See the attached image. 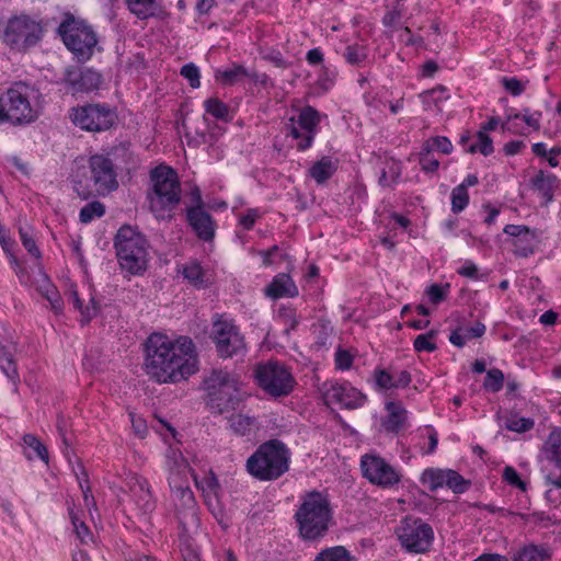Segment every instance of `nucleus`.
<instances>
[{
  "instance_id": "nucleus-52",
  "label": "nucleus",
  "mask_w": 561,
  "mask_h": 561,
  "mask_svg": "<svg viewBox=\"0 0 561 561\" xmlns=\"http://www.w3.org/2000/svg\"><path fill=\"white\" fill-rule=\"evenodd\" d=\"M374 378L377 387L382 390L396 389L394 376L385 369H376Z\"/></svg>"
},
{
  "instance_id": "nucleus-3",
  "label": "nucleus",
  "mask_w": 561,
  "mask_h": 561,
  "mask_svg": "<svg viewBox=\"0 0 561 561\" xmlns=\"http://www.w3.org/2000/svg\"><path fill=\"white\" fill-rule=\"evenodd\" d=\"M207 404L217 414L237 409L247 398L241 376L226 369H216L205 379Z\"/></svg>"
},
{
  "instance_id": "nucleus-14",
  "label": "nucleus",
  "mask_w": 561,
  "mask_h": 561,
  "mask_svg": "<svg viewBox=\"0 0 561 561\" xmlns=\"http://www.w3.org/2000/svg\"><path fill=\"white\" fill-rule=\"evenodd\" d=\"M363 477L371 484L383 489L397 485L401 481V473L385 458L376 453H367L360 458Z\"/></svg>"
},
{
  "instance_id": "nucleus-32",
  "label": "nucleus",
  "mask_w": 561,
  "mask_h": 561,
  "mask_svg": "<svg viewBox=\"0 0 561 561\" xmlns=\"http://www.w3.org/2000/svg\"><path fill=\"white\" fill-rule=\"evenodd\" d=\"M169 484L173 492L174 501L178 503L183 510H194L195 506V497L186 483H180V480H175L174 478H169Z\"/></svg>"
},
{
  "instance_id": "nucleus-43",
  "label": "nucleus",
  "mask_w": 561,
  "mask_h": 561,
  "mask_svg": "<svg viewBox=\"0 0 561 561\" xmlns=\"http://www.w3.org/2000/svg\"><path fill=\"white\" fill-rule=\"evenodd\" d=\"M445 486H448L455 493H463L469 488V482L457 471L446 469Z\"/></svg>"
},
{
  "instance_id": "nucleus-47",
  "label": "nucleus",
  "mask_w": 561,
  "mask_h": 561,
  "mask_svg": "<svg viewBox=\"0 0 561 561\" xmlns=\"http://www.w3.org/2000/svg\"><path fill=\"white\" fill-rule=\"evenodd\" d=\"M204 106L206 112L216 118L225 119L228 116V106L216 98L206 100Z\"/></svg>"
},
{
  "instance_id": "nucleus-34",
  "label": "nucleus",
  "mask_w": 561,
  "mask_h": 561,
  "mask_svg": "<svg viewBox=\"0 0 561 561\" xmlns=\"http://www.w3.org/2000/svg\"><path fill=\"white\" fill-rule=\"evenodd\" d=\"M249 77L248 70L240 65H232L226 69L215 71V80L221 85H233Z\"/></svg>"
},
{
  "instance_id": "nucleus-36",
  "label": "nucleus",
  "mask_w": 561,
  "mask_h": 561,
  "mask_svg": "<svg viewBox=\"0 0 561 561\" xmlns=\"http://www.w3.org/2000/svg\"><path fill=\"white\" fill-rule=\"evenodd\" d=\"M550 554L547 549L538 546H527L519 550L513 561H549Z\"/></svg>"
},
{
  "instance_id": "nucleus-58",
  "label": "nucleus",
  "mask_w": 561,
  "mask_h": 561,
  "mask_svg": "<svg viewBox=\"0 0 561 561\" xmlns=\"http://www.w3.org/2000/svg\"><path fill=\"white\" fill-rule=\"evenodd\" d=\"M20 237H21V241H22V244L24 245V248L33 255L35 256L36 259H38L41 256V252L39 250L37 249L36 247V243H35V240L33 239V237L24 229H20Z\"/></svg>"
},
{
  "instance_id": "nucleus-38",
  "label": "nucleus",
  "mask_w": 561,
  "mask_h": 561,
  "mask_svg": "<svg viewBox=\"0 0 561 561\" xmlns=\"http://www.w3.org/2000/svg\"><path fill=\"white\" fill-rule=\"evenodd\" d=\"M446 469L430 468L423 471L421 482L431 491L445 486Z\"/></svg>"
},
{
  "instance_id": "nucleus-18",
  "label": "nucleus",
  "mask_w": 561,
  "mask_h": 561,
  "mask_svg": "<svg viewBox=\"0 0 561 561\" xmlns=\"http://www.w3.org/2000/svg\"><path fill=\"white\" fill-rule=\"evenodd\" d=\"M18 275L22 284L34 287L44 298H46L56 313L61 312L62 300L58 290L41 268L34 271L32 277L26 276L24 272H19Z\"/></svg>"
},
{
  "instance_id": "nucleus-51",
  "label": "nucleus",
  "mask_w": 561,
  "mask_h": 561,
  "mask_svg": "<svg viewBox=\"0 0 561 561\" xmlns=\"http://www.w3.org/2000/svg\"><path fill=\"white\" fill-rule=\"evenodd\" d=\"M449 284H433L426 289V295L430 301L434 305H438L443 300L446 299L447 294L449 291Z\"/></svg>"
},
{
  "instance_id": "nucleus-9",
  "label": "nucleus",
  "mask_w": 561,
  "mask_h": 561,
  "mask_svg": "<svg viewBox=\"0 0 561 561\" xmlns=\"http://www.w3.org/2000/svg\"><path fill=\"white\" fill-rule=\"evenodd\" d=\"M58 33L66 47L79 60H88L93 55L98 43L96 35L83 20L67 14L58 27Z\"/></svg>"
},
{
  "instance_id": "nucleus-28",
  "label": "nucleus",
  "mask_w": 561,
  "mask_h": 561,
  "mask_svg": "<svg viewBox=\"0 0 561 561\" xmlns=\"http://www.w3.org/2000/svg\"><path fill=\"white\" fill-rule=\"evenodd\" d=\"M460 142L469 153L480 152L483 156H489L494 150L492 139L484 130H479L473 141H470L469 136H462Z\"/></svg>"
},
{
  "instance_id": "nucleus-13",
  "label": "nucleus",
  "mask_w": 561,
  "mask_h": 561,
  "mask_svg": "<svg viewBox=\"0 0 561 561\" xmlns=\"http://www.w3.org/2000/svg\"><path fill=\"white\" fill-rule=\"evenodd\" d=\"M71 122L83 130L103 131L116 123L114 110L104 104H88L73 107L70 113Z\"/></svg>"
},
{
  "instance_id": "nucleus-26",
  "label": "nucleus",
  "mask_w": 561,
  "mask_h": 561,
  "mask_svg": "<svg viewBox=\"0 0 561 561\" xmlns=\"http://www.w3.org/2000/svg\"><path fill=\"white\" fill-rule=\"evenodd\" d=\"M167 465L170 470V477L174 478L175 480H181L182 478H185L187 473H192L195 483L197 486H199V483L195 477V474L192 472L186 459L183 457L182 453L180 450L170 449L167 454Z\"/></svg>"
},
{
  "instance_id": "nucleus-24",
  "label": "nucleus",
  "mask_w": 561,
  "mask_h": 561,
  "mask_svg": "<svg viewBox=\"0 0 561 561\" xmlns=\"http://www.w3.org/2000/svg\"><path fill=\"white\" fill-rule=\"evenodd\" d=\"M540 113H531L529 112V110H525L522 113L508 115L506 122L502 125V128L514 134H525V128L522 127L520 124L518 123L519 121H522L529 128L538 130L540 127Z\"/></svg>"
},
{
  "instance_id": "nucleus-15",
  "label": "nucleus",
  "mask_w": 561,
  "mask_h": 561,
  "mask_svg": "<svg viewBox=\"0 0 561 561\" xmlns=\"http://www.w3.org/2000/svg\"><path fill=\"white\" fill-rule=\"evenodd\" d=\"M322 115L311 106L302 107L297 117H291L287 124L289 135L297 140V149L305 151L310 148L316 135Z\"/></svg>"
},
{
  "instance_id": "nucleus-50",
  "label": "nucleus",
  "mask_w": 561,
  "mask_h": 561,
  "mask_svg": "<svg viewBox=\"0 0 561 561\" xmlns=\"http://www.w3.org/2000/svg\"><path fill=\"white\" fill-rule=\"evenodd\" d=\"M534 421L527 417L512 416L506 420L505 427L512 432L525 433L534 427Z\"/></svg>"
},
{
  "instance_id": "nucleus-44",
  "label": "nucleus",
  "mask_w": 561,
  "mask_h": 561,
  "mask_svg": "<svg viewBox=\"0 0 561 561\" xmlns=\"http://www.w3.org/2000/svg\"><path fill=\"white\" fill-rule=\"evenodd\" d=\"M0 368L10 379H13L16 376V367L13 360V354L11 350L4 346L0 347Z\"/></svg>"
},
{
  "instance_id": "nucleus-29",
  "label": "nucleus",
  "mask_w": 561,
  "mask_h": 561,
  "mask_svg": "<svg viewBox=\"0 0 561 561\" xmlns=\"http://www.w3.org/2000/svg\"><path fill=\"white\" fill-rule=\"evenodd\" d=\"M180 272L194 287L202 288L210 283V275L196 261L182 265Z\"/></svg>"
},
{
  "instance_id": "nucleus-41",
  "label": "nucleus",
  "mask_w": 561,
  "mask_h": 561,
  "mask_svg": "<svg viewBox=\"0 0 561 561\" xmlns=\"http://www.w3.org/2000/svg\"><path fill=\"white\" fill-rule=\"evenodd\" d=\"M423 149H424V151H427V152H432V151L436 150L444 154H449V153H451L454 146L447 137L436 136V137H432V138H428L427 140H425L423 144Z\"/></svg>"
},
{
  "instance_id": "nucleus-63",
  "label": "nucleus",
  "mask_w": 561,
  "mask_h": 561,
  "mask_svg": "<svg viewBox=\"0 0 561 561\" xmlns=\"http://www.w3.org/2000/svg\"><path fill=\"white\" fill-rule=\"evenodd\" d=\"M467 339L470 341L472 339L481 337L485 333V325L482 322H476L473 325L468 328H461Z\"/></svg>"
},
{
  "instance_id": "nucleus-49",
  "label": "nucleus",
  "mask_w": 561,
  "mask_h": 561,
  "mask_svg": "<svg viewBox=\"0 0 561 561\" xmlns=\"http://www.w3.org/2000/svg\"><path fill=\"white\" fill-rule=\"evenodd\" d=\"M436 333L434 331L425 334H420L414 340V348L417 352H433L436 350L435 343Z\"/></svg>"
},
{
  "instance_id": "nucleus-11",
  "label": "nucleus",
  "mask_w": 561,
  "mask_h": 561,
  "mask_svg": "<svg viewBox=\"0 0 561 561\" xmlns=\"http://www.w3.org/2000/svg\"><path fill=\"white\" fill-rule=\"evenodd\" d=\"M210 337L216 352L221 358H231L244 354L247 344L244 336L233 321L218 317L213 322Z\"/></svg>"
},
{
  "instance_id": "nucleus-25",
  "label": "nucleus",
  "mask_w": 561,
  "mask_h": 561,
  "mask_svg": "<svg viewBox=\"0 0 561 561\" xmlns=\"http://www.w3.org/2000/svg\"><path fill=\"white\" fill-rule=\"evenodd\" d=\"M265 295L272 299L295 297L298 295V288L289 275L278 274L265 288Z\"/></svg>"
},
{
  "instance_id": "nucleus-8",
  "label": "nucleus",
  "mask_w": 561,
  "mask_h": 561,
  "mask_svg": "<svg viewBox=\"0 0 561 561\" xmlns=\"http://www.w3.org/2000/svg\"><path fill=\"white\" fill-rule=\"evenodd\" d=\"M115 249L122 270L131 275H139L146 271L149 260L148 242L135 228L123 226L117 231Z\"/></svg>"
},
{
  "instance_id": "nucleus-59",
  "label": "nucleus",
  "mask_w": 561,
  "mask_h": 561,
  "mask_svg": "<svg viewBox=\"0 0 561 561\" xmlns=\"http://www.w3.org/2000/svg\"><path fill=\"white\" fill-rule=\"evenodd\" d=\"M260 218V213L255 208L248 209L244 214L240 215L239 224L245 229L250 230L253 228L255 221Z\"/></svg>"
},
{
  "instance_id": "nucleus-16",
  "label": "nucleus",
  "mask_w": 561,
  "mask_h": 561,
  "mask_svg": "<svg viewBox=\"0 0 561 561\" xmlns=\"http://www.w3.org/2000/svg\"><path fill=\"white\" fill-rule=\"evenodd\" d=\"M401 545L411 552H425L433 540L432 527L421 519L407 518L399 530Z\"/></svg>"
},
{
  "instance_id": "nucleus-39",
  "label": "nucleus",
  "mask_w": 561,
  "mask_h": 561,
  "mask_svg": "<svg viewBox=\"0 0 561 561\" xmlns=\"http://www.w3.org/2000/svg\"><path fill=\"white\" fill-rule=\"evenodd\" d=\"M557 184V178L552 174L539 172L534 179L535 188L547 199H552V190Z\"/></svg>"
},
{
  "instance_id": "nucleus-55",
  "label": "nucleus",
  "mask_w": 561,
  "mask_h": 561,
  "mask_svg": "<svg viewBox=\"0 0 561 561\" xmlns=\"http://www.w3.org/2000/svg\"><path fill=\"white\" fill-rule=\"evenodd\" d=\"M354 356L350 351L337 348L335 352V367L339 370H348L353 365Z\"/></svg>"
},
{
  "instance_id": "nucleus-54",
  "label": "nucleus",
  "mask_w": 561,
  "mask_h": 561,
  "mask_svg": "<svg viewBox=\"0 0 561 561\" xmlns=\"http://www.w3.org/2000/svg\"><path fill=\"white\" fill-rule=\"evenodd\" d=\"M181 75L190 82L192 88H198L201 85L199 69L194 64L184 65L181 69Z\"/></svg>"
},
{
  "instance_id": "nucleus-57",
  "label": "nucleus",
  "mask_w": 561,
  "mask_h": 561,
  "mask_svg": "<svg viewBox=\"0 0 561 561\" xmlns=\"http://www.w3.org/2000/svg\"><path fill=\"white\" fill-rule=\"evenodd\" d=\"M420 164L425 172H435L439 167L438 160L431 157V152L424 151L423 148L420 153Z\"/></svg>"
},
{
  "instance_id": "nucleus-19",
  "label": "nucleus",
  "mask_w": 561,
  "mask_h": 561,
  "mask_svg": "<svg viewBox=\"0 0 561 561\" xmlns=\"http://www.w3.org/2000/svg\"><path fill=\"white\" fill-rule=\"evenodd\" d=\"M126 484L130 493V499L140 514L148 515L154 511L156 500L147 479L138 474H131L127 478Z\"/></svg>"
},
{
  "instance_id": "nucleus-35",
  "label": "nucleus",
  "mask_w": 561,
  "mask_h": 561,
  "mask_svg": "<svg viewBox=\"0 0 561 561\" xmlns=\"http://www.w3.org/2000/svg\"><path fill=\"white\" fill-rule=\"evenodd\" d=\"M313 561H354L351 552L343 546L322 549Z\"/></svg>"
},
{
  "instance_id": "nucleus-12",
  "label": "nucleus",
  "mask_w": 561,
  "mask_h": 561,
  "mask_svg": "<svg viewBox=\"0 0 561 561\" xmlns=\"http://www.w3.org/2000/svg\"><path fill=\"white\" fill-rule=\"evenodd\" d=\"M84 175L88 187L98 195H106L118 187L114 164L103 153H95L89 158L88 171Z\"/></svg>"
},
{
  "instance_id": "nucleus-5",
  "label": "nucleus",
  "mask_w": 561,
  "mask_h": 561,
  "mask_svg": "<svg viewBox=\"0 0 561 561\" xmlns=\"http://www.w3.org/2000/svg\"><path fill=\"white\" fill-rule=\"evenodd\" d=\"M37 96V90L26 83L12 84L0 95V122L7 121L13 125L35 122L39 116Z\"/></svg>"
},
{
  "instance_id": "nucleus-40",
  "label": "nucleus",
  "mask_w": 561,
  "mask_h": 561,
  "mask_svg": "<svg viewBox=\"0 0 561 561\" xmlns=\"http://www.w3.org/2000/svg\"><path fill=\"white\" fill-rule=\"evenodd\" d=\"M229 425L234 433L245 435L256 426V422L249 415L236 414L229 419Z\"/></svg>"
},
{
  "instance_id": "nucleus-48",
  "label": "nucleus",
  "mask_w": 561,
  "mask_h": 561,
  "mask_svg": "<svg viewBox=\"0 0 561 561\" xmlns=\"http://www.w3.org/2000/svg\"><path fill=\"white\" fill-rule=\"evenodd\" d=\"M504 382V375L500 369H490L486 373L483 386L491 392H497L502 389Z\"/></svg>"
},
{
  "instance_id": "nucleus-7",
  "label": "nucleus",
  "mask_w": 561,
  "mask_h": 561,
  "mask_svg": "<svg viewBox=\"0 0 561 561\" xmlns=\"http://www.w3.org/2000/svg\"><path fill=\"white\" fill-rule=\"evenodd\" d=\"M44 35L42 20L35 15L18 13L11 15L3 24L0 39L14 51L25 53L35 46Z\"/></svg>"
},
{
  "instance_id": "nucleus-64",
  "label": "nucleus",
  "mask_w": 561,
  "mask_h": 561,
  "mask_svg": "<svg viewBox=\"0 0 561 561\" xmlns=\"http://www.w3.org/2000/svg\"><path fill=\"white\" fill-rule=\"evenodd\" d=\"M335 71L328 68H323V75L319 78V84L324 89L329 90L333 85L335 79Z\"/></svg>"
},
{
  "instance_id": "nucleus-33",
  "label": "nucleus",
  "mask_w": 561,
  "mask_h": 561,
  "mask_svg": "<svg viewBox=\"0 0 561 561\" xmlns=\"http://www.w3.org/2000/svg\"><path fill=\"white\" fill-rule=\"evenodd\" d=\"M337 161H333L330 157H322L314 162L309 169V175L318 183L322 184L328 181L336 171Z\"/></svg>"
},
{
  "instance_id": "nucleus-46",
  "label": "nucleus",
  "mask_w": 561,
  "mask_h": 561,
  "mask_svg": "<svg viewBox=\"0 0 561 561\" xmlns=\"http://www.w3.org/2000/svg\"><path fill=\"white\" fill-rule=\"evenodd\" d=\"M560 436L556 434H551L549 436V449H548V460L556 466L557 469L561 472V447H560Z\"/></svg>"
},
{
  "instance_id": "nucleus-30",
  "label": "nucleus",
  "mask_w": 561,
  "mask_h": 561,
  "mask_svg": "<svg viewBox=\"0 0 561 561\" xmlns=\"http://www.w3.org/2000/svg\"><path fill=\"white\" fill-rule=\"evenodd\" d=\"M66 296L68 301L71 302L73 307L80 312L82 321L89 322L93 317H95L98 308L93 298L90 299V302L87 306H83V302L79 297L78 288L75 284H70L68 286Z\"/></svg>"
},
{
  "instance_id": "nucleus-22",
  "label": "nucleus",
  "mask_w": 561,
  "mask_h": 561,
  "mask_svg": "<svg viewBox=\"0 0 561 561\" xmlns=\"http://www.w3.org/2000/svg\"><path fill=\"white\" fill-rule=\"evenodd\" d=\"M187 221L197 237L204 241L213 240L215 236V221L203 207H190L187 209Z\"/></svg>"
},
{
  "instance_id": "nucleus-56",
  "label": "nucleus",
  "mask_w": 561,
  "mask_h": 561,
  "mask_svg": "<svg viewBox=\"0 0 561 561\" xmlns=\"http://www.w3.org/2000/svg\"><path fill=\"white\" fill-rule=\"evenodd\" d=\"M503 479H504V481H506L508 484H511L513 486H516L520 490L526 489L524 481L520 479L519 474L513 467L507 466L504 468Z\"/></svg>"
},
{
  "instance_id": "nucleus-10",
  "label": "nucleus",
  "mask_w": 561,
  "mask_h": 561,
  "mask_svg": "<svg viewBox=\"0 0 561 561\" xmlns=\"http://www.w3.org/2000/svg\"><path fill=\"white\" fill-rule=\"evenodd\" d=\"M255 378L261 389L275 398L288 396L296 383L289 369L277 362L259 365Z\"/></svg>"
},
{
  "instance_id": "nucleus-62",
  "label": "nucleus",
  "mask_w": 561,
  "mask_h": 561,
  "mask_svg": "<svg viewBox=\"0 0 561 561\" xmlns=\"http://www.w3.org/2000/svg\"><path fill=\"white\" fill-rule=\"evenodd\" d=\"M504 88L513 95H519L523 93L525 87L516 78H503Z\"/></svg>"
},
{
  "instance_id": "nucleus-60",
  "label": "nucleus",
  "mask_w": 561,
  "mask_h": 561,
  "mask_svg": "<svg viewBox=\"0 0 561 561\" xmlns=\"http://www.w3.org/2000/svg\"><path fill=\"white\" fill-rule=\"evenodd\" d=\"M129 419L131 422L134 433L141 438L145 437V435L147 434L146 421L141 416L135 414L134 412L129 413Z\"/></svg>"
},
{
  "instance_id": "nucleus-61",
  "label": "nucleus",
  "mask_w": 561,
  "mask_h": 561,
  "mask_svg": "<svg viewBox=\"0 0 561 561\" xmlns=\"http://www.w3.org/2000/svg\"><path fill=\"white\" fill-rule=\"evenodd\" d=\"M71 520L78 538L87 543L91 539L89 528L77 516H71Z\"/></svg>"
},
{
  "instance_id": "nucleus-1",
  "label": "nucleus",
  "mask_w": 561,
  "mask_h": 561,
  "mask_svg": "<svg viewBox=\"0 0 561 561\" xmlns=\"http://www.w3.org/2000/svg\"><path fill=\"white\" fill-rule=\"evenodd\" d=\"M193 341L186 336L172 340L165 334L152 333L146 342V374L160 383L179 382L198 369Z\"/></svg>"
},
{
  "instance_id": "nucleus-42",
  "label": "nucleus",
  "mask_w": 561,
  "mask_h": 561,
  "mask_svg": "<svg viewBox=\"0 0 561 561\" xmlns=\"http://www.w3.org/2000/svg\"><path fill=\"white\" fill-rule=\"evenodd\" d=\"M105 207L100 202H91L87 204L80 210V220L83 224H89L95 218H100L104 215Z\"/></svg>"
},
{
  "instance_id": "nucleus-6",
  "label": "nucleus",
  "mask_w": 561,
  "mask_h": 561,
  "mask_svg": "<svg viewBox=\"0 0 561 561\" xmlns=\"http://www.w3.org/2000/svg\"><path fill=\"white\" fill-rule=\"evenodd\" d=\"M290 450L278 439L262 444L248 459L247 469L250 474L262 480H276L289 469Z\"/></svg>"
},
{
  "instance_id": "nucleus-53",
  "label": "nucleus",
  "mask_w": 561,
  "mask_h": 561,
  "mask_svg": "<svg viewBox=\"0 0 561 561\" xmlns=\"http://www.w3.org/2000/svg\"><path fill=\"white\" fill-rule=\"evenodd\" d=\"M344 57L348 64L358 65L366 59L367 55L363 46L350 45L345 49Z\"/></svg>"
},
{
  "instance_id": "nucleus-17",
  "label": "nucleus",
  "mask_w": 561,
  "mask_h": 561,
  "mask_svg": "<svg viewBox=\"0 0 561 561\" xmlns=\"http://www.w3.org/2000/svg\"><path fill=\"white\" fill-rule=\"evenodd\" d=\"M322 389L325 402L341 409H357L366 401V396L347 381H328Z\"/></svg>"
},
{
  "instance_id": "nucleus-45",
  "label": "nucleus",
  "mask_w": 561,
  "mask_h": 561,
  "mask_svg": "<svg viewBox=\"0 0 561 561\" xmlns=\"http://www.w3.org/2000/svg\"><path fill=\"white\" fill-rule=\"evenodd\" d=\"M468 203V191H466L463 186H456L451 192V210L458 214L467 207Z\"/></svg>"
},
{
  "instance_id": "nucleus-31",
  "label": "nucleus",
  "mask_w": 561,
  "mask_h": 561,
  "mask_svg": "<svg viewBox=\"0 0 561 561\" xmlns=\"http://www.w3.org/2000/svg\"><path fill=\"white\" fill-rule=\"evenodd\" d=\"M23 453L28 460L39 459L48 463V451L46 446L32 434L23 436Z\"/></svg>"
},
{
  "instance_id": "nucleus-2",
  "label": "nucleus",
  "mask_w": 561,
  "mask_h": 561,
  "mask_svg": "<svg viewBox=\"0 0 561 561\" xmlns=\"http://www.w3.org/2000/svg\"><path fill=\"white\" fill-rule=\"evenodd\" d=\"M299 537L309 542L321 541L334 525L329 496L319 491L300 496L294 515Z\"/></svg>"
},
{
  "instance_id": "nucleus-20",
  "label": "nucleus",
  "mask_w": 561,
  "mask_h": 561,
  "mask_svg": "<svg viewBox=\"0 0 561 561\" xmlns=\"http://www.w3.org/2000/svg\"><path fill=\"white\" fill-rule=\"evenodd\" d=\"M65 82L72 93L91 92L102 84V76L90 68H70L66 71Z\"/></svg>"
},
{
  "instance_id": "nucleus-37",
  "label": "nucleus",
  "mask_w": 561,
  "mask_h": 561,
  "mask_svg": "<svg viewBox=\"0 0 561 561\" xmlns=\"http://www.w3.org/2000/svg\"><path fill=\"white\" fill-rule=\"evenodd\" d=\"M401 175L400 162L393 159L387 160L379 176V184L382 186H391L399 180Z\"/></svg>"
},
{
  "instance_id": "nucleus-4",
  "label": "nucleus",
  "mask_w": 561,
  "mask_h": 561,
  "mask_svg": "<svg viewBox=\"0 0 561 561\" xmlns=\"http://www.w3.org/2000/svg\"><path fill=\"white\" fill-rule=\"evenodd\" d=\"M151 191L148 193L150 211L158 220H171L181 201V184L176 172L165 165L151 172Z\"/></svg>"
},
{
  "instance_id": "nucleus-27",
  "label": "nucleus",
  "mask_w": 561,
  "mask_h": 561,
  "mask_svg": "<svg viewBox=\"0 0 561 561\" xmlns=\"http://www.w3.org/2000/svg\"><path fill=\"white\" fill-rule=\"evenodd\" d=\"M128 11L139 20L158 15L161 8L157 0H124Z\"/></svg>"
},
{
  "instance_id": "nucleus-23",
  "label": "nucleus",
  "mask_w": 561,
  "mask_h": 561,
  "mask_svg": "<svg viewBox=\"0 0 561 561\" xmlns=\"http://www.w3.org/2000/svg\"><path fill=\"white\" fill-rule=\"evenodd\" d=\"M388 415L381 420V431L397 434L407 425L408 411L400 402L389 401L386 403Z\"/></svg>"
},
{
  "instance_id": "nucleus-21",
  "label": "nucleus",
  "mask_w": 561,
  "mask_h": 561,
  "mask_svg": "<svg viewBox=\"0 0 561 561\" xmlns=\"http://www.w3.org/2000/svg\"><path fill=\"white\" fill-rule=\"evenodd\" d=\"M504 233L513 238L512 244L517 256L526 257L534 253L538 241L536 231L524 225H506Z\"/></svg>"
}]
</instances>
